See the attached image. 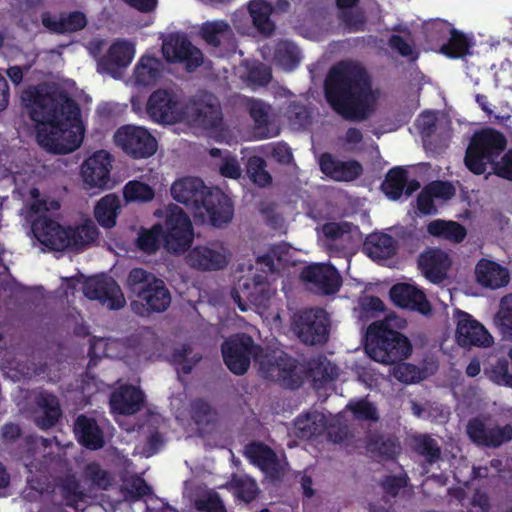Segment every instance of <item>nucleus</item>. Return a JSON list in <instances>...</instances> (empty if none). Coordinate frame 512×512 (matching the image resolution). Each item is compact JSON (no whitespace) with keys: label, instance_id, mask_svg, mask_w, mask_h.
Here are the masks:
<instances>
[{"label":"nucleus","instance_id":"1","mask_svg":"<svg viewBox=\"0 0 512 512\" xmlns=\"http://www.w3.org/2000/svg\"><path fill=\"white\" fill-rule=\"evenodd\" d=\"M21 99L37 124L36 139L41 147L56 154L80 147L84 133L80 107L66 92L39 84L26 88Z\"/></svg>","mask_w":512,"mask_h":512},{"label":"nucleus","instance_id":"2","mask_svg":"<svg viewBox=\"0 0 512 512\" xmlns=\"http://www.w3.org/2000/svg\"><path fill=\"white\" fill-rule=\"evenodd\" d=\"M324 96L330 108L347 121H365L376 110L371 77L361 64L351 60L339 61L329 69Z\"/></svg>","mask_w":512,"mask_h":512},{"label":"nucleus","instance_id":"3","mask_svg":"<svg viewBox=\"0 0 512 512\" xmlns=\"http://www.w3.org/2000/svg\"><path fill=\"white\" fill-rule=\"evenodd\" d=\"M173 199L191 209L195 220L222 227L234 214L231 199L218 187H207L199 177H182L171 186Z\"/></svg>","mask_w":512,"mask_h":512},{"label":"nucleus","instance_id":"4","mask_svg":"<svg viewBox=\"0 0 512 512\" xmlns=\"http://www.w3.org/2000/svg\"><path fill=\"white\" fill-rule=\"evenodd\" d=\"M31 230L41 244L54 251L81 250L94 242L99 235L97 228L92 224L63 227L46 215L37 217L32 222Z\"/></svg>","mask_w":512,"mask_h":512},{"label":"nucleus","instance_id":"5","mask_svg":"<svg viewBox=\"0 0 512 512\" xmlns=\"http://www.w3.org/2000/svg\"><path fill=\"white\" fill-rule=\"evenodd\" d=\"M365 351L376 362L392 365L407 359L412 345L407 336L385 322H373L367 328Z\"/></svg>","mask_w":512,"mask_h":512},{"label":"nucleus","instance_id":"6","mask_svg":"<svg viewBox=\"0 0 512 512\" xmlns=\"http://www.w3.org/2000/svg\"><path fill=\"white\" fill-rule=\"evenodd\" d=\"M506 145L505 136L495 129L486 128L475 132L466 149L465 166L475 175L485 173L487 166L493 165Z\"/></svg>","mask_w":512,"mask_h":512},{"label":"nucleus","instance_id":"7","mask_svg":"<svg viewBox=\"0 0 512 512\" xmlns=\"http://www.w3.org/2000/svg\"><path fill=\"white\" fill-rule=\"evenodd\" d=\"M129 291L140 299L150 312H164L171 303V294L163 280L144 268L130 270L127 280Z\"/></svg>","mask_w":512,"mask_h":512},{"label":"nucleus","instance_id":"8","mask_svg":"<svg viewBox=\"0 0 512 512\" xmlns=\"http://www.w3.org/2000/svg\"><path fill=\"white\" fill-rule=\"evenodd\" d=\"M261 350L254 343L253 338L246 333H237L227 338L221 345L223 361L227 368L235 375L245 374L251 363Z\"/></svg>","mask_w":512,"mask_h":512},{"label":"nucleus","instance_id":"9","mask_svg":"<svg viewBox=\"0 0 512 512\" xmlns=\"http://www.w3.org/2000/svg\"><path fill=\"white\" fill-rule=\"evenodd\" d=\"M330 319L323 308H310L299 312L293 323V331L306 345L324 344L328 340Z\"/></svg>","mask_w":512,"mask_h":512},{"label":"nucleus","instance_id":"10","mask_svg":"<svg viewBox=\"0 0 512 512\" xmlns=\"http://www.w3.org/2000/svg\"><path fill=\"white\" fill-rule=\"evenodd\" d=\"M114 142L133 159L149 158L158 147L156 138L148 129L135 125L119 127L114 134Z\"/></svg>","mask_w":512,"mask_h":512},{"label":"nucleus","instance_id":"11","mask_svg":"<svg viewBox=\"0 0 512 512\" xmlns=\"http://www.w3.org/2000/svg\"><path fill=\"white\" fill-rule=\"evenodd\" d=\"M163 239L168 251L183 254L189 250L194 239V230L189 216L180 208L172 211L165 222Z\"/></svg>","mask_w":512,"mask_h":512},{"label":"nucleus","instance_id":"12","mask_svg":"<svg viewBox=\"0 0 512 512\" xmlns=\"http://www.w3.org/2000/svg\"><path fill=\"white\" fill-rule=\"evenodd\" d=\"M146 111L158 123L174 124L189 116L177 96L166 89L155 90L148 98Z\"/></svg>","mask_w":512,"mask_h":512},{"label":"nucleus","instance_id":"13","mask_svg":"<svg viewBox=\"0 0 512 512\" xmlns=\"http://www.w3.org/2000/svg\"><path fill=\"white\" fill-rule=\"evenodd\" d=\"M168 63L183 64L187 71H195L203 64V53L184 35L171 34L164 39L161 48Z\"/></svg>","mask_w":512,"mask_h":512},{"label":"nucleus","instance_id":"14","mask_svg":"<svg viewBox=\"0 0 512 512\" xmlns=\"http://www.w3.org/2000/svg\"><path fill=\"white\" fill-rule=\"evenodd\" d=\"M185 262L190 268L197 271H219L227 266L228 254L221 243L209 242L205 245H196L188 250Z\"/></svg>","mask_w":512,"mask_h":512},{"label":"nucleus","instance_id":"15","mask_svg":"<svg viewBox=\"0 0 512 512\" xmlns=\"http://www.w3.org/2000/svg\"><path fill=\"white\" fill-rule=\"evenodd\" d=\"M454 316L457 321L455 338L463 348L490 347L494 339L489 331L469 313L456 309Z\"/></svg>","mask_w":512,"mask_h":512},{"label":"nucleus","instance_id":"16","mask_svg":"<svg viewBox=\"0 0 512 512\" xmlns=\"http://www.w3.org/2000/svg\"><path fill=\"white\" fill-rule=\"evenodd\" d=\"M113 158L105 150H99L88 157L81 166L84 188L104 190L109 187Z\"/></svg>","mask_w":512,"mask_h":512},{"label":"nucleus","instance_id":"17","mask_svg":"<svg viewBox=\"0 0 512 512\" xmlns=\"http://www.w3.org/2000/svg\"><path fill=\"white\" fill-rule=\"evenodd\" d=\"M83 294L90 300H97L111 310L124 307V295L116 283L109 277L96 276L87 279L83 284Z\"/></svg>","mask_w":512,"mask_h":512},{"label":"nucleus","instance_id":"18","mask_svg":"<svg viewBox=\"0 0 512 512\" xmlns=\"http://www.w3.org/2000/svg\"><path fill=\"white\" fill-rule=\"evenodd\" d=\"M467 435L478 446L499 448L512 440V425L488 426L481 419L473 418L467 424Z\"/></svg>","mask_w":512,"mask_h":512},{"label":"nucleus","instance_id":"19","mask_svg":"<svg viewBox=\"0 0 512 512\" xmlns=\"http://www.w3.org/2000/svg\"><path fill=\"white\" fill-rule=\"evenodd\" d=\"M300 279L312 284L322 295H333L342 285L339 271L333 265L325 263H312L305 266L300 273Z\"/></svg>","mask_w":512,"mask_h":512},{"label":"nucleus","instance_id":"20","mask_svg":"<svg viewBox=\"0 0 512 512\" xmlns=\"http://www.w3.org/2000/svg\"><path fill=\"white\" fill-rule=\"evenodd\" d=\"M267 377L289 390L298 389L304 380L298 361L285 353L275 357V361L268 365Z\"/></svg>","mask_w":512,"mask_h":512},{"label":"nucleus","instance_id":"21","mask_svg":"<svg viewBox=\"0 0 512 512\" xmlns=\"http://www.w3.org/2000/svg\"><path fill=\"white\" fill-rule=\"evenodd\" d=\"M390 299L394 305L402 309L416 311L422 315H429L432 306L424 291L409 283H397L389 291Z\"/></svg>","mask_w":512,"mask_h":512},{"label":"nucleus","instance_id":"22","mask_svg":"<svg viewBox=\"0 0 512 512\" xmlns=\"http://www.w3.org/2000/svg\"><path fill=\"white\" fill-rule=\"evenodd\" d=\"M134 47L125 40H118L112 43L98 61V70L106 72L113 77H117L121 70L126 68L134 57Z\"/></svg>","mask_w":512,"mask_h":512},{"label":"nucleus","instance_id":"23","mask_svg":"<svg viewBox=\"0 0 512 512\" xmlns=\"http://www.w3.org/2000/svg\"><path fill=\"white\" fill-rule=\"evenodd\" d=\"M418 265L424 276L434 284L441 283L451 266L449 255L439 248H428L419 255Z\"/></svg>","mask_w":512,"mask_h":512},{"label":"nucleus","instance_id":"24","mask_svg":"<svg viewBox=\"0 0 512 512\" xmlns=\"http://www.w3.org/2000/svg\"><path fill=\"white\" fill-rule=\"evenodd\" d=\"M319 165L323 174L336 181H353L363 172L360 162L356 160L341 161L328 152L321 154Z\"/></svg>","mask_w":512,"mask_h":512},{"label":"nucleus","instance_id":"25","mask_svg":"<svg viewBox=\"0 0 512 512\" xmlns=\"http://www.w3.org/2000/svg\"><path fill=\"white\" fill-rule=\"evenodd\" d=\"M143 392L133 385H123L113 391L110 397L111 410L121 415H133L144 405Z\"/></svg>","mask_w":512,"mask_h":512},{"label":"nucleus","instance_id":"26","mask_svg":"<svg viewBox=\"0 0 512 512\" xmlns=\"http://www.w3.org/2000/svg\"><path fill=\"white\" fill-rule=\"evenodd\" d=\"M366 450L379 462L395 461L401 452V443L396 436L374 433L366 437Z\"/></svg>","mask_w":512,"mask_h":512},{"label":"nucleus","instance_id":"27","mask_svg":"<svg viewBox=\"0 0 512 512\" xmlns=\"http://www.w3.org/2000/svg\"><path fill=\"white\" fill-rule=\"evenodd\" d=\"M42 24L51 32L65 34L84 29L87 25V18L83 12L78 10L61 13L58 18L50 13H44L42 15Z\"/></svg>","mask_w":512,"mask_h":512},{"label":"nucleus","instance_id":"28","mask_svg":"<svg viewBox=\"0 0 512 512\" xmlns=\"http://www.w3.org/2000/svg\"><path fill=\"white\" fill-rule=\"evenodd\" d=\"M74 432L78 442L87 449L98 450L105 444L103 431L94 418L79 415L75 421Z\"/></svg>","mask_w":512,"mask_h":512},{"label":"nucleus","instance_id":"29","mask_svg":"<svg viewBox=\"0 0 512 512\" xmlns=\"http://www.w3.org/2000/svg\"><path fill=\"white\" fill-rule=\"evenodd\" d=\"M200 34L208 46L214 49L229 48L234 45V33L225 20L203 23Z\"/></svg>","mask_w":512,"mask_h":512},{"label":"nucleus","instance_id":"30","mask_svg":"<svg viewBox=\"0 0 512 512\" xmlns=\"http://www.w3.org/2000/svg\"><path fill=\"white\" fill-rule=\"evenodd\" d=\"M245 454L250 462L267 474L279 475L280 467L276 453L262 442L249 443Z\"/></svg>","mask_w":512,"mask_h":512},{"label":"nucleus","instance_id":"31","mask_svg":"<svg viewBox=\"0 0 512 512\" xmlns=\"http://www.w3.org/2000/svg\"><path fill=\"white\" fill-rule=\"evenodd\" d=\"M477 281L485 287L497 289L505 286L509 282V272L500 264L481 259L475 269Z\"/></svg>","mask_w":512,"mask_h":512},{"label":"nucleus","instance_id":"32","mask_svg":"<svg viewBox=\"0 0 512 512\" xmlns=\"http://www.w3.org/2000/svg\"><path fill=\"white\" fill-rule=\"evenodd\" d=\"M398 242L389 234L373 233L367 236L363 249L373 260H387L397 253Z\"/></svg>","mask_w":512,"mask_h":512},{"label":"nucleus","instance_id":"33","mask_svg":"<svg viewBox=\"0 0 512 512\" xmlns=\"http://www.w3.org/2000/svg\"><path fill=\"white\" fill-rule=\"evenodd\" d=\"M241 292L256 307H267L271 298L270 283L262 274L247 279L241 286Z\"/></svg>","mask_w":512,"mask_h":512},{"label":"nucleus","instance_id":"34","mask_svg":"<svg viewBox=\"0 0 512 512\" xmlns=\"http://www.w3.org/2000/svg\"><path fill=\"white\" fill-rule=\"evenodd\" d=\"M305 373L312 379L315 386L321 387L338 377V368L326 356L319 355L306 362Z\"/></svg>","mask_w":512,"mask_h":512},{"label":"nucleus","instance_id":"35","mask_svg":"<svg viewBox=\"0 0 512 512\" xmlns=\"http://www.w3.org/2000/svg\"><path fill=\"white\" fill-rule=\"evenodd\" d=\"M41 414L35 418L37 427L43 430L54 427L62 416L58 398L50 393H42L37 399Z\"/></svg>","mask_w":512,"mask_h":512},{"label":"nucleus","instance_id":"36","mask_svg":"<svg viewBox=\"0 0 512 512\" xmlns=\"http://www.w3.org/2000/svg\"><path fill=\"white\" fill-rule=\"evenodd\" d=\"M163 63L154 56L143 55L134 68L136 85L147 87L156 84L161 77Z\"/></svg>","mask_w":512,"mask_h":512},{"label":"nucleus","instance_id":"37","mask_svg":"<svg viewBox=\"0 0 512 512\" xmlns=\"http://www.w3.org/2000/svg\"><path fill=\"white\" fill-rule=\"evenodd\" d=\"M191 117L205 129H218L222 125V111L218 103L195 101L191 107Z\"/></svg>","mask_w":512,"mask_h":512},{"label":"nucleus","instance_id":"38","mask_svg":"<svg viewBox=\"0 0 512 512\" xmlns=\"http://www.w3.org/2000/svg\"><path fill=\"white\" fill-rule=\"evenodd\" d=\"M248 10L252 23L260 34L270 36L274 33L275 24L271 20V14L273 13V5L271 3L265 0H251Z\"/></svg>","mask_w":512,"mask_h":512},{"label":"nucleus","instance_id":"39","mask_svg":"<svg viewBox=\"0 0 512 512\" xmlns=\"http://www.w3.org/2000/svg\"><path fill=\"white\" fill-rule=\"evenodd\" d=\"M246 109L254 121V131L259 139H267L273 135L270 132L269 124L270 106L259 99L249 98L246 100Z\"/></svg>","mask_w":512,"mask_h":512},{"label":"nucleus","instance_id":"40","mask_svg":"<svg viewBox=\"0 0 512 512\" xmlns=\"http://www.w3.org/2000/svg\"><path fill=\"white\" fill-rule=\"evenodd\" d=\"M121 204L117 195L110 193L102 197L95 205L94 217L105 229H111L116 225V219L120 212Z\"/></svg>","mask_w":512,"mask_h":512},{"label":"nucleus","instance_id":"41","mask_svg":"<svg viewBox=\"0 0 512 512\" xmlns=\"http://www.w3.org/2000/svg\"><path fill=\"white\" fill-rule=\"evenodd\" d=\"M427 232L433 237L452 243H461L467 235V230L462 224L442 219L431 221L427 225Z\"/></svg>","mask_w":512,"mask_h":512},{"label":"nucleus","instance_id":"42","mask_svg":"<svg viewBox=\"0 0 512 512\" xmlns=\"http://www.w3.org/2000/svg\"><path fill=\"white\" fill-rule=\"evenodd\" d=\"M300 51L291 41L280 40L274 48L273 61L285 70L291 71L300 63Z\"/></svg>","mask_w":512,"mask_h":512},{"label":"nucleus","instance_id":"43","mask_svg":"<svg viewBox=\"0 0 512 512\" xmlns=\"http://www.w3.org/2000/svg\"><path fill=\"white\" fill-rule=\"evenodd\" d=\"M407 182V170L403 167L396 166L391 168L384 181L381 184L383 193L390 200H398L404 193L405 184Z\"/></svg>","mask_w":512,"mask_h":512},{"label":"nucleus","instance_id":"44","mask_svg":"<svg viewBox=\"0 0 512 512\" xmlns=\"http://www.w3.org/2000/svg\"><path fill=\"white\" fill-rule=\"evenodd\" d=\"M471 46L472 44L466 35L454 28L447 42L441 45L440 52L448 58L459 59L471 54Z\"/></svg>","mask_w":512,"mask_h":512},{"label":"nucleus","instance_id":"45","mask_svg":"<svg viewBox=\"0 0 512 512\" xmlns=\"http://www.w3.org/2000/svg\"><path fill=\"white\" fill-rule=\"evenodd\" d=\"M229 485L234 496L245 503H251L259 494L256 481L248 476H234Z\"/></svg>","mask_w":512,"mask_h":512},{"label":"nucleus","instance_id":"46","mask_svg":"<svg viewBox=\"0 0 512 512\" xmlns=\"http://www.w3.org/2000/svg\"><path fill=\"white\" fill-rule=\"evenodd\" d=\"M413 449L430 465L436 463L441 458V447L438 442L428 434L415 436Z\"/></svg>","mask_w":512,"mask_h":512},{"label":"nucleus","instance_id":"47","mask_svg":"<svg viewBox=\"0 0 512 512\" xmlns=\"http://www.w3.org/2000/svg\"><path fill=\"white\" fill-rule=\"evenodd\" d=\"M154 189L141 181L131 180L123 188V197L126 202L146 203L154 199Z\"/></svg>","mask_w":512,"mask_h":512},{"label":"nucleus","instance_id":"48","mask_svg":"<svg viewBox=\"0 0 512 512\" xmlns=\"http://www.w3.org/2000/svg\"><path fill=\"white\" fill-rule=\"evenodd\" d=\"M161 237H163V228L160 224H155L148 230L140 231L136 240L137 247L147 254L155 253L159 249Z\"/></svg>","mask_w":512,"mask_h":512},{"label":"nucleus","instance_id":"49","mask_svg":"<svg viewBox=\"0 0 512 512\" xmlns=\"http://www.w3.org/2000/svg\"><path fill=\"white\" fill-rule=\"evenodd\" d=\"M266 161L259 156L250 157L247 163V173L250 180L259 187H265L272 182V177L266 170Z\"/></svg>","mask_w":512,"mask_h":512},{"label":"nucleus","instance_id":"50","mask_svg":"<svg viewBox=\"0 0 512 512\" xmlns=\"http://www.w3.org/2000/svg\"><path fill=\"white\" fill-rule=\"evenodd\" d=\"M453 29L449 22L436 19L425 23L423 33L427 42L439 44L448 38Z\"/></svg>","mask_w":512,"mask_h":512},{"label":"nucleus","instance_id":"51","mask_svg":"<svg viewBox=\"0 0 512 512\" xmlns=\"http://www.w3.org/2000/svg\"><path fill=\"white\" fill-rule=\"evenodd\" d=\"M484 374L493 383L512 388V374L509 373V364L506 359H498L495 364L489 368L486 367Z\"/></svg>","mask_w":512,"mask_h":512},{"label":"nucleus","instance_id":"52","mask_svg":"<svg viewBox=\"0 0 512 512\" xmlns=\"http://www.w3.org/2000/svg\"><path fill=\"white\" fill-rule=\"evenodd\" d=\"M85 476L93 486L106 490L112 484V477L109 472L104 470L97 462H90L84 469Z\"/></svg>","mask_w":512,"mask_h":512},{"label":"nucleus","instance_id":"53","mask_svg":"<svg viewBox=\"0 0 512 512\" xmlns=\"http://www.w3.org/2000/svg\"><path fill=\"white\" fill-rule=\"evenodd\" d=\"M316 415L306 414L296 418L294 426L297 437L301 439H310L321 432L320 425L316 422Z\"/></svg>","mask_w":512,"mask_h":512},{"label":"nucleus","instance_id":"54","mask_svg":"<svg viewBox=\"0 0 512 512\" xmlns=\"http://www.w3.org/2000/svg\"><path fill=\"white\" fill-rule=\"evenodd\" d=\"M152 487L138 475L133 476L125 487V497L131 502H137L145 496L152 495Z\"/></svg>","mask_w":512,"mask_h":512},{"label":"nucleus","instance_id":"55","mask_svg":"<svg viewBox=\"0 0 512 512\" xmlns=\"http://www.w3.org/2000/svg\"><path fill=\"white\" fill-rule=\"evenodd\" d=\"M353 416L359 421L377 422L379 414L376 406L367 399H360L349 404Z\"/></svg>","mask_w":512,"mask_h":512},{"label":"nucleus","instance_id":"56","mask_svg":"<svg viewBox=\"0 0 512 512\" xmlns=\"http://www.w3.org/2000/svg\"><path fill=\"white\" fill-rule=\"evenodd\" d=\"M497 320L503 333L512 339V294L501 299Z\"/></svg>","mask_w":512,"mask_h":512},{"label":"nucleus","instance_id":"57","mask_svg":"<svg viewBox=\"0 0 512 512\" xmlns=\"http://www.w3.org/2000/svg\"><path fill=\"white\" fill-rule=\"evenodd\" d=\"M286 115L289 121L298 127H305L310 122V112L307 106L298 101L289 104Z\"/></svg>","mask_w":512,"mask_h":512},{"label":"nucleus","instance_id":"58","mask_svg":"<svg viewBox=\"0 0 512 512\" xmlns=\"http://www.w3.org/2000/svg\"><path fill=\"white\" fill-rule=\"evenodd\" d=\"M408 480L409 478L406 473L400 475H387L381 480L380 485L385 494L391 497H396L400 490L407 486Z\"/></svg>","mask_w":512,"mask_h":512},{"label":"nucleus","instance_id":"59","mask_svg":"<svg viewBox=\"0 0 512 512\" xmlns=\"http://www.w3.org/2000/svg\"><path fill=\"white\" fill-rule=\"evenodd\" d=\"M338 18L349 32L360 31L363 29L365 24L363 16L353 9H344L339 11Z\"/></svg>","mask_w":512,"mask_h":512},{"label":"nucleus","instance_id":"60","mask_svg":"<svg viewBox=\"0 0 512 512\" xmlns=\"http://www.w3.org/2000/svg\"><path fill=\"white\" fill-rule=\"evenodd\" d=\"M434 198L449 200L455 195V187L446 181H434L426 186Z\"/></svg>","mask_w":512,"mask_h":512},{"label":"nucleus","instance_id":"61","mask_svg":"<svg viewBox=\"0 0 512 512\" xmlns=\"http://www.w3.org/2000/svg\"><path fill=\"white\" fill-rule=\"evenodd\" d=\"M219 172L223 177L238 179L241 176V168L236 157L230 154L225 156L219 167Z\"/></svg>","mask_w":512,"mask_h":512},{"label":"nucleus","instance_id":"62","mask_svg":"<svg viewBox=\"0 0 512 512\" xmlns=\"http://www.w3.org/2000/svg\"><path fill=\"white\" fill-rule=\"evenodd\" d=\"M493 169L497 176L512 181V149H509L500 161H494Z\"/></svg>","mask_w":512,"mask_h":512},{"label":"nucleus","instance_id":"63","mask_svg":"<svg viewBox=\"0 0 512 512\" xmlns=\"http://www.w3.org/2000/svg\"><path fill=\"white\" fill-rule=\"evenodd\" d=\"M196 507L205 512H227L226 508L217 493L209 495L207 498L196 502Z\"/></svg>","mask_w":512,"mask_h":512},{"label":"nucleus","instance_id":"64","mask_svg":"<svg viewBox=\"0 0 512 512\" xmlns=\"http://www.w3.org/2000/svg\"><path fill=\"white\" fill-rule=\"evenodd\" d=\"M394 367V376L403 383H412L417 378V367L410 363L399 362Z\"/></svg>","mask_w":512,"mask_h":512}]
</instances>
